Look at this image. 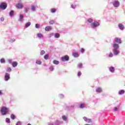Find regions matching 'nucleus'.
Masks as SVG:
<instances>
[{
	"label": "nucleus",
	"instance_id": "f257e3e1",
	"mask_svg": "<svg viewBox=\"0 0 125 125\" xmlns=\"http://www.w3.org/2000/svg\"><path fill=\"white\" fill-rule=\"evenodd\" d=\"M112 47L113 49H112V52L113 54L115 56H117V55H119L120 54V51H119V48H120V45H119V44H117L116 43H113L112 44Z\"/></svg>",
	"mask_w": 125,
	"mask_h": 125
},
{
	"label": "nucleus",
	"instance_id": "f03ea898",
	"mask_svg": "<svg viewBox=\"0 0 125 125\" xmlns=\"http://www.w3.org/2000/svg\"><path fill=\"white\" fill-rule=\"evenodd\" d=\"M99 26H100V23L97 21H95L91 24V27L92 29H95V28H97V27H99Z\"/></svg>",
	"mask_w": 125,
	"mask_h": 125
},
{
	"label": "nucleus",
	"instance_id": "7ed1b4c3",
	"mask_svg": "<svg viewBox=\"0 0 125 125\" xmlns=\"http://www.w3.org/2000/svg\"><path fill=\"white\" fill-rule=\"evenodd\" d=\"M0 112L3 116L6 115L8 112L7 107L6 106L2 107L0 109Z\"/></svg>",
	"mask_w": 125,
	"mask_h": 125
},
{
	"label": "nucleus",
	"instance_id": "20e7f679",
	"mask_svg": "<svg viewBox=\"0 0 125 125\" xmlns=\"http://www.w3.org/2000/svg\"><path fill=\"white\" fill-rule=\"evenodd\" d=\"M6 7H7V4L5 2H2L0 4V9H2L3 10H5L6 9Z\"/></svg>",
	"mask_w": 125,
	"mask_h": 125
},
{
	"label": "nucleus",
	"instance_id": "39448f33",
	"mask_svg": "<svg viewBox=\"0 0 125 125\" xmlns=\"http://www.w3.org/2000/svg\"><path fill=\"white\" fill-rule=\"evenodd\" d=\"M112 4L114 7H119L120 6V2L118 0H115L112 2Z\"/></svg>",
	"mask_w": 125,
	"mask_h": 125
},
{
	"label": "nucleus",
	"instance_id": "423d86ee",
	"mask_svg": "<svg viewBox=\"0 0 125 125\" xmlns=\"http://www.w3.org/2000/svg\"><path fill=\"white\" fill-rule=\"evenodd\" d=\"M69 56L68 55H65L63 57H62V61L64 62V61H69Z\"/></svg>",
	"mask_w": 125,
	"mask_h": 125
},
{
	"label": "nucleus",
	"instance_id": "0eeeda50",
	"mask_svg": "<svg viewBox=\"0 0 125 125\" xmlns=\"http://www.w3.org/2000/svg\"><path fill=\"white\" fill-rule=\"evenodd\" d=\"M9 79H10V74L7 73H5L4 76V81H5V82H7Z\"/></svg>",
	"mask_w": 125,
	"mask_h": 125
},
{
	"label": "nucleus",
	"instance_id": "6e6552de",
	"mask_svg": "<svg viewBox=\"0 0 125 125\" xmlns=\"http://www.w3.org/2000/svg\"><path fill=\"white\" fill-rule=\"evenodd\" d=\"M16 6H17V8H18L19 9H22V8L24 7V5L21 2H19L17 4Z\"/></svg>",
	"mask_w": 125,
	"mask_h": 125
},
{
	"label": "nucleus",
	"instance_id": "1a4fd4ad",
	"mask_svg": "<svg viewBox=\"0 0 125 125\" xmlns=\"http://www.w3.org/2000/svg\"><path fill=\"white\" fill-rule=\"evenodd\" d=\"M83 119L84 120V121L85 122H86V123H90L92 122V120H91V119H90L86 117H83Z\"/></svg>",
	"mask_w": 125,
	"mask_h": 125
},
{
	"label": "nucleus",
	"instance_id": "9d476101",
	"mask_svg": "<svg viewBox=\"0 0 125 125\" xmlns=\"http://www.w3.org/2000/svg\"><path fill=\"white\" fill-rule=\"evenodd\" d=\"M18 21H19V22H22V21H24V15L20 14Z\"/></svg>",
	"mask_w": 125,
	"mask_h": 125
},
{
	"label": "nucleus",
	"instance_id": "9b49d317",
	"mask_svg": "<svg viewBox=\"0 0 125 125\" xmlns=\"http://www.w3.org/2000/svg\"><path fill=\"white\" fill-rule=\"evenodd\" d=\"M114 42H117V43H122V40H121V38H114Z\"/></svg>",
	"mask_w": 125,
	"mask_h": 125
},
{
	"label": "nucleus",
	"instance_id": "f8f14e48",
	"mask_svg": "<svg viewBox=\"0 0 125 125\" xmlns=\"http://www.w3.org/2000/svg\"><path fill=\"white\" fill-rule=\"evenodd\" d=\"M118 28L120 29V30H121V31L125 30V26L122 23H119L118 24Z\"/></svg>",
	"mask_w": 125,
	"mask_h": 125
},
{
	"label": "nucleus",
	"instance_id": "ddd939ff",
	"mask_svg": "<svg viewBox=\"0 0 125 125\" xmlns=\"http://www.w3.org/2000/svg\"><path fill=\"white\" fill-rule=\"evenodd\" d=\"M109 71L111 73H114L115 72V67L114 66H110L108 67Z\"/></svg>",
	"mask_w": 125,
	"mask_h": 125
},
{
	"label": "nucleus",
	"instance_id": "4468645a",
	"mask_svg": "<svg viewBox=\"0 0 125 125\" xmlns=\"http://www.w3.org/2000/svg\"><path fill=\"white\" fill-rule=\"evenodd\" d=\"M52 28L51 26H46L45 28V30L46 31V32H49V31H51Z\"/></svg>",
	"mask_w": 125,
	"mask_h": 125
},
{
	"label": "nucleus",
	"instance_id": "2eb2a0df",
	"mask_svg": "<svg viewBox=\"0 0 125 125\" xmlns=\"http://www.w3.org/2000/svg\"><path fill=\"white\" fill-rule=\"evenodd\" d=\"M96 91L98 93H100L102 92V88H101L100 87L97 88L96 89Z\"/></svg>",
	"mask_w": 125,
	"mask_h": 125
},
{
	"label": "nucleus",
	"instance_id": "dca6fc26",
	"mask_svg": "<svg viewBox=\"0 0 125 125\" xmlns=\"http://www.w3.org/2000/svg\"><path fill=\"white\" fill-rule=\"evenodd\" d=\"M37 37L41 40V39H43V35H42V33H38L37 34Z\"/></svg>",
	"mask_w": 125,
	"mask_h": 125
},
{
	"label": "nucleus",
	"instance_id": "f3484780",
	"mask_svg": "<svg viewBox=\"0 0 125 125\" xmlns=\"http://www.w3.org/2000/svg\"><path fill=\"white\" fill-rule=\"evenodd\" d=\"M62 123H63V122L60 121L59 120H56L54 123V125H60L61 124H62Z\"/></svg>",
	"mask_w": 125,
	"mask_h": 125
},
{
	"label": "nucleus",
	"instance_id": "a211bd4d",
	"mask_svg": "<svg viewBox=\"0 0 125 125\" xmlns=\"http://www.w3.org/2000/svg\"><path fill=\"white\" fill-rule=\"evenodd\" d=\"M62 120H63V121H64V122L68 121V117H67L65 115L62 116Z\"/></svg>",
	"mask_w": 125,
	"mask_h": 125
},
{
	"label": "nucleus",
	"instance_id": "6ab92c4d",
	"mask_svg": "<svg viewBox=\"0 0 125 125\" xmlns=\"http://www.w3.org/2000/svg\"><path fill=\"white\" fill-rule=\"evenodd\" d=\"M73 56H74L76 58H77V57H79V56H80V55H79V53L77 52H74L73 53Z\"/></svg>",
	"mask_w": 125,
	"mask_h": 125
},
{
	"label": "nucleus",
	"instance_id": "aec40b11",
	"mask_svg": "<svg viewBox=\"0 0 125 125\" xmlns=\"http://www.w3.org/2000/svg\"><path fill=\"white\" fill-rule=\"evenodd\" d=\"M54 36L56 39H59L60 38V34L58 33H56Z\"/></svg>",
	"mask_w": 125,
	"mask_h": 125
},
{
	"label": "nucleus",
	"instance_id": "412c9836",
	"mask_svg": "<svg viewBox=\"0 0 125 125\" xmlns=\"http://www.w3.org/2000/svg\"><path fill=\"white\" fill-rule=\"evenodd\" d=\"M30 26H31V22H28L25 24L24 28H28Z\"/></svg>",
	"mask_w": 125,
	"mask_h": 125
},
{
	"label": "nucleus",
	"instance_id": "4be33fe9",
	"mask_svg": "<svg viewBox=\"0 0 125 125\" xmlns=\"http://www.w3.org/2000/svg\"><path fill=\"white\" fill-rule=\"evenodd\" d=\"M13 67H17V65H18V63L17 62H13L12 63Z\"/></svg>",
	"mask_w": 125,
	"mask_h": 125
},
{
	"label": "nucleus",
	"instance_id": "5701e85b",
	"mask_svg": "<svg viewBox=\"0 0 125 125\" xmlns=\"http://www.w3.org/2000/svg\"><path fill=\"white\" fill-rule=\"evenodd\" d=\"M14 14V11L13 10H11L10 12H9V16L10 17H12L13 16Z\"/></svg>",
	"mask_w": 125,
	"mask_h": 125
},
{
	"label": "nucleus",
	"instance_id": "b1692460",
	"mask_svg": "<svg viewBox=\"0 0 125 125\" xmlns=\"http://www.w3.org/2000/svg\"><path fill=\"white\" fill-rule=\"evenodd\" d=\"M57 11V9H55V8H52L51 9V13H55V12Z\"/></svg>",
	"mask_w": 125,
	"mask_h": 125
},
{
	"label": "nucleus",
	"instance_id": "393cba45",
	"mask_svg": "<svg viewBox=\"0 0 125 125\" xmlns=\"http://www.w3.org/2000/svg\"><path fill=\"white\" fill-rule=\"evenodd\" d=\"M53 64H55V65H58L59 64V61L57 60H54L53 62Z\"/></svg>",
	"mask_w": 125,
	"mask_h": 125
},
{
	"label": "nucleus",
	"instance_id": "a878e982",
	"mask_svg": "<svg viewBox=\"0 0 125 125\" xmlns=\"http://www.w3.org/2000/svg\"><path fill=\"white\" fill-rule=\"evenodd\" d=\"M124 93H125V90H121L119 93L118 94H119V95H122V94H124Z\"/></svg>",
	"mask_w": 125,
	"mask_h": 125
},
{
	"label": "nucleus",
	"instance_id": "bb28decb",
	"mask_svg": "<svg viewBox=\"0 0 125 125\" xmlns=\"http://www.w3.org/2000/svg\"><path fill=\"white\" fill-rule=\"evenodd\" d=\"M31 10L32 11H36V6H35L34 5H32Z\"/></svg>",
	"mask_w": 125,
	"mask_h": 125
},
{
	"label": "nucleus",
	"instance_id": "cd10ccee",
	"mask_svg": "<svg viewBox=\"0 0 125 125\" xmlns=\"http://www.w3.org/2000/svg\"><path fill=\"white\" fill-rule=\"evenodd\" d=\"M48 57H49V55H48V54H46L44 56V58L45 60H47L48 59Z\"/></svg>",
	"mask_w": 125,
	"mask_h": 125
},
{
	"label": "nucleus",
	"instance_id": "c85d7f7f",
	"mask_svg": "<svg viewBox=\"0 0 125 125\" xmlns=\"http://www.w3.org/2000/svg\"><path fill=\"white\" fill-rule=\"evenodd\" d=\"M87 22H88V23H92V22H93V20L91 18H89L87 20Z\"/></svg>",
	"mask_w": 125,
	"mask_h": 125
},
{
	"label": "nucleus",
	"instance_id": "c756f323",
	"mask_svg": "<svg viewBox=\"0 0 125 125\" xmlns=\"http://www.w3.org/2000/svg\"><path fill=\"white\" fill-rule=\"evenodd\" d=\"M0 62L2 64L5 62V60H4L3 58H2L0 60Z\"/></svg>",
	"mask_w": 125,
	"mask_h": 125
},
{
	"label": "nucleus",
	"instance_id": "7c9ffc66",
	"mask_svg": "<svg viewBox=\"0 0 125 125\" xmlns=\"http://www.w3.org/2000/svg\"><path fill=\"white\" fill-rule=\"evenodd\" d=\"M36 63L38 64V65H41L42 61H41V60H37V61H36Z\"/></svg>",
	"mask_w": 125,
	"mask_h": 125
},
{
	"label": "nucleus",
	"instance_id": "2f4dec72",
	"mask_svg": "<svg viewBox=\"0 0 125 125\" xmlns=\"http://www.w3.org/2000/svg\"><path fill=\"white\" fill-rule=\"evenodd\" d=\"M6 123H7V124H10V119L9 118H6Z\"/></svg>",
	"mask_w": 125,
	"mask_h": 125
},
{
	"label": "nucleus",
	"instance_id": "473e14b6",
	"mask_svg": "<svg viewBox=\"0 0 125 125\" xmlns=\"http://www.w3.org/2000/svg\"><path fill=\"white\" fill-rule=\"evenodd\" d=\"M113 56H114V54H113V53H112V52H110L108 55V57L112 58V57H113Z\"/></svg>",
	"mask_w": 125,
	"mask_h": 125
},
{
	"label": "nucleus",
	"instance_id": "72a5a7b5",
	"mask_svg": "<svg viewBox=\"0 0 125 125\" xmlns=\"http://www.w3.org/2000/svg\"><path fill=\"white\" fill-rule=\"evenodd\" d=\"M78 67L79 69H81V68H82V67H83V63H79L78 65Z\"/></svg>",
	"mask_w": 125,
	"mask_h": 125
},
{
	"label": "nucleus",
	"instance_id": "f704fd0d",
	"mask_svg": "<svg viewBox=\"0 0 125 125\" xmlns=\"http://www.w3.org/2000/svg\"><path fill=\"white\" fill-rule=\"evenodd\" d=\"M11 119L12 120H14L15 119V115H14V114H11Z\"/></svg>",
	"mask_w": 125,
	"mask_h": 125
},
{
	"label": "nucleus",
	"instance_id": "c9c22d12",
	"mask_svg": "<svg viewBox=\"0 0 125 125\" xmlns=\"http://www.w3.org/2000/svg\"><path fill=\"white\" fill-rule=\"evenodd\" d=\"M54 23H55V21H49V24L50 25H53Z\"/></svg>",
	"mask_w": 125,
	"mask_h": 125
},
{
	"label": "nucleus",
	"instance_id": "e433bc0d",
	"mask_svg": "<svg viewBox=\"0 0 125 125\" xmlns=\"http://www.w3.org/2000/svg\"><path fill=\"white\" fill-rule=\"evenodd\" d=\"M35 27H36L37 29H40V24H39V23L36 24V25H35Z\"/></svg>",
	"mask_w": 125,
	"mask_h": 125
},
{
	"label": "nucleus",
	"instance_id": "4c0bfd02",
	"mask_svg": "<svg viewBox=\"0 0 125 125\" xmlns=\"http://www.w3.org/2000/svg\"><path fill=\"white\" fill-rule=\"evenodd\" d=\"M29 9H30V8H29V7H26L24 8V11L25 12H27L29 11Z\"/></svg>",
	"mask_w": 125,
	"mask_h": 125
},
{
	"label": "nucleus",
	"instance_id": "58836bf2",
	"mask_svg": "<svg viewBox=\"0 0 125 125\" xmlns=\"http://www.w3.org/2000/svg\"><path fill=\"white\" fill-rule=\"evenodd\" d=\"M49 70L50 71H53V70H54V67H53V66H51L50 67H49Z\"/></svg>",
	"mask_w": 125,
	"mask_h": 125
},
{
	"label": "nucleus",
	"instance_id": "ea45409f",
	"mask_svg": "<svg viewBox=\"0 0 125 125\" xmlns=\"http://www.w3.org/2000/svg\"><path fill=\"white\" fill-rule=\"evenodd\" d=\"M9 42H15V39H10Z\"/></svg>",
	"mask_w": 125,
	"mask_h": 125
},
{
	"label": "nucleus",
	"instance_id": "a19ab883",
	"mask_svg": "<svg viewBox=\"0 0 125 125\" xmlns=\"http://www.w3.org/2000/svg\"><path fill=\"white\" fill-rule=\"evenodd\" d=\"M80 108H81V109H83V108H84V105H83V104H81L80 105Z\"/></svg>",
	"mask_w": 125,
	"mask_h": 125
},
{
	"label": "nucleus",
	"instance_id": "79ce46f5",
	"mask_svg": "<svg viewBox=\"0 0 125 125\" xmlns=\"http://www.w3.org/2000/svg\"><path fill=\"white\" fill-rule=\"evenodd\" d=\"M45 53V51L44 50H42L41 51V55H43Z\"/></svg>",
	"mask_w": 125,
	"mask_h": 125
},
{
	"label": "nucleus",
	"instance_id": "37998d69",
	"mask_svg": "<svg viewBox=\"0 0 125 125\" xmlns=\"http://www.w3.org/2000/svg\"><path fill=\"white\" fill-rule=\"evenodd\" d=\"M6 71H7V72H11V71H12L11 68H10V67H8V68H7Z\"/></svg>",
	"mask_w": 125,
	"mask_h": 125
},
{
	"label": "nucleus",
	"instance_id": "c03bdc74",
	"mask_svg": "<svg viewBox=\"0 0 125 125\" xmlns=\"http://www.w3.org/2000/svg\"><path fill=\"white\" fill-rule=\"evenodd\" d=\"M59 97L60 98H64V95L61 94L59 95Z\"/></svg>",
	"mask_w": 125,
	"mask_h": 125
},
{
	"label": "nucleus",
	"instance_id": "a18cd8bd",
	"mask_svg": "<svg viewBox=\"0 0 125 125\" xmlns=\"http://www.w3.org/2000/svg\"><path fill=\"white\" fill-rule=\"evenodd\" d=\"M53 36H54V33H50L49 34V38H51V37H53Z\"/></svg>",
	"mask_w": 125,
	"mask_h": 125
},
{
	"label": "nucleus",
	"instance_id": "49530a36",
	"mask_svg": "<svg viewBox=\"0 0 125 125\" xmlns=\"http://www.w3.org/2000/svg\"><path fill=\"white\" fill-rule=\"evenodd\" d=\"M8 61L9 64H12V63H13V62H12V60H8Z\"/></svg>",
	"mask_w": 125,
	"mask_h": 125
},
{
	"label": "nucleus",
	"instance_id": "de8ad7c7",
	"mask_svg": "<svg viewBox=\"0 0 125 125\" xmlns=\"http://www.w3.org/2000/svg\"><path fill=\"white\" fill-rule=\"evenodd\" d=\"M78 77H81V76H82V72L81 71H79L78 73Z\"/></svg>",
	"mask_w": 125,
	"mask_h": 125
},
{
	"label": "nucleus",
	"instance_id": "09e8293b",
	"mask_svg": "<svg viewBox=\"0 0 125 125\" xmlns=\"http://www.w3.org/2000/svg\"><path fill=\"white\" fill-rule=\"evenodd\" d=\"M21 122H20V121H18L17 123H16V125H21Z\"/></svg>",
	"mask_w": 125,
	"mask_h": 125
},
{
	"label": "nucleus",
	"instance_id": "8fccbe9b",
	"mask_svg": "<svg viewBox=\"0 0 125 125\" xmlns=\"http://www.w3.org/2000/svg\"><path fill=\"white\" fill-rule=\"evenodd\" d=\"M0 21H1V22H3V21H4V18H3V17L0 18Z\"/></svg>",
	"mask_w": 125,
	"mask_h": 125
},
{
	"label": "nucleus",
	"instance_id": "3c124183",
	"mask_svg": "<svg viewBox=\"0 0 125 125\" xmlns=\"http://www.w3.org/2000/svg\"><path fill=\"white\" fill-rule=\"evenodd\" d=\"M81 51L82 53H83V52H84V49L82 48L81 50Z\"/></svg>",
	"mask_w": 125,
	"mask_h": 125
},
{
	"label": "nucleus",
	"instance_id": "603ef678",
	"mask_svg": "<svg viewBox=\"0 0 125 125\" xmlns=\"http://www.w3.org/2000/svg\"><path fill=\"white\" fill-rule=\"evenodd\" d=\"M71 7H72V8H73V9H75V8H76V6L72 4L71 5Z\"/></svg>",
	"mask_w": 125,
	"mask_h": 125
},
{
	"label": "nucleus",
	"instance_id": "864d4df0",
	"mask_svg": "<svg viewBox=\"0 0 125 125\" xmlns=\"http://www.w3.org/2000/svg\"><path fill=\"white\" fill-rule=\"evenodd\" d=\"M74 107H75V105H71V106H70V109H74Z\"/></svg>",
	"mask_w": 125,
	"mask_h": 125
},
{
	"label": "nucleus",
	"instance_id": "5fc2aeb1",
	"mask_svg": "<svg viewBox=\"0 0 125 125\" xmlns=\"http://www.w3.org/2000/svg\"><path fill=\"white\" fill-rule=\"evenodd\" d=\"M3 94V93H2V91L1 90H0V96H1Z\"/></svg>",
	"mask_w": 125,
	"mask_h": 125
},
{
	"label": "nucleus",
	"instance_id": "6e6d98bb",
	"mask_svg": "<svg viewBox=\"0 0 125 125\" xmlns=\"http://www.w3.org/2000/svg\"><path fill=\"white\" fill-rule=\"evenodd\" d=\"M55 125V124H54V123H49L48 124V125Z\"/></svg>",
	"mask_w": 125,
	"mask_h": 125
},
{
	"label": "nucleus",
	"instance_id": "4d7b16f0",
	"mask_svg": "<svg viewBox=\"0 0 125 125\" xmlns=\"http://www.w3.org/2000/svg\"><path fill=\"white\" fill-rule=\"evenodd\" d=\"M114 111H118V107H115L114 109Z\"/></svg>",
	"mask_w": 125,
	"mask_h": 125
},
{
	"label": "nucleus",
	"instance_id": "13d9d810",
	"mask_svg": "<svg viewBox=\"0 0 125 125\" xmlns=\"http://www.w3.org/2000/svg\"><path fill=\"white\" fill-rule=\"evenodd\" d=\"M0 12H1V10L0 9Z\"/></svg>",
	"mask_w": 125,
	"mask_h": 125
}]
</instances>
